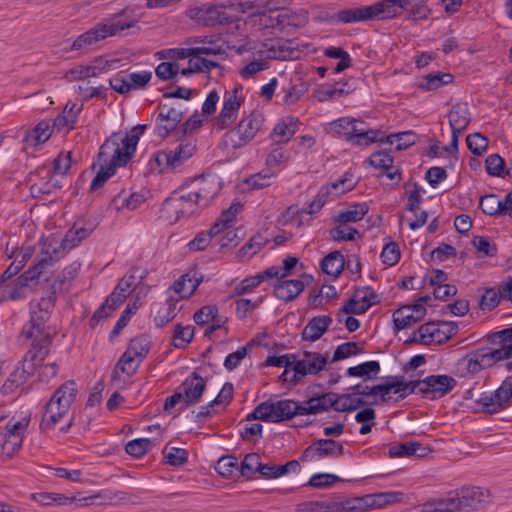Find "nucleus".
<instances>
[{
	"instance_id": "f257e3e1",
	"label": "nucleus",
	"mask_w": 512,
	"mask_h": 512,
	"mask_svg": "<svg viewBox=\"0 0 512 512\" xmlns=\"http://www.w3.org/2000/svg\"><path fill=\"white\" fill-rule=\"evenodd\" d=\"M221 188V180L215 175L194 178L166 199L162 214L166 220L177 222L207 207Z\"/></svg>"
},
{
	"instance_id": "f03ea898",
	"label": "nucleus",
	"mask_w": 512,
	"mask_h": 512,
	"mask_svg": "<svg viewBox=\"0 0 512 512\" xmlns=\"http://www.w3.org/2000/svg\"><path fill=\"white\" fill-rule=\"evenodd\" d=\"M236 53L243 55L244 65L239 68L242 79L248 80L270 67V60H285L290 52L278 43L246 41L236 48Z\"/></svg>"
},
{
	"instance_id": "7ed1b4c3",
	"label": "nucleus",
	"mask_w": 512,
	"mask_h": 512,
	"mask_svg": "<svg viewBox=\"0 0 512 512\" xmlns=\"http://www.w3.org/2000/svg\"><path fill=\"white\" fill-rule=\"evenodd\" d=\"M429 0H380L371 5L347 8L338 11L334 19L343 24L388 20L399 16L402 10H410L414 3Z\"/></svg>"
},
{
	"instance_id": "20e7f679",
	"label": "nucleus",
	"mask_w": 512,
	"mask_h": 512,
	"mask_svg": "<svg viewBox=\"0 0 512 512\" xmlns=\"http://www.w3.org/2000/svg\"><path fill=\"white\" fill-rule=\"evenodd\" d=\"M497 337L499 348L477 349L458 360L457 371L461 377L475 375L498 361L512 358V327L498 332Z\"/></svg>"
},
{
	"instance_id": "39448f33",
	"label": "nucleus",
	"mask_w": 512,
	"mask_h": 512,
	"mask_svg": "<svg viewBox=\"0 0 512 512\" xmlns=\"http://www.w3.org/2000/svg\"><path fill=\"white\" fill-rule=\"evenodd\" d=\"M54 305V294L30 302V320L23 326L21 335L31 341L33 348L45 349L51 343L52 330L47 323Z\"/></svg>"
},
{
	"instance_id": "423d86ee",
	"label": "nucleus",
	"mask_w": 512,
	"mask_h": 512,
	"mask_svg": "<svg viewBox=\"0 0 512 512\" xmlns=\"http://www.w3.org/2000/svg\"><path fill=\"white\" fill-rule=\"evenodd\" d=\"M487 495L480 487L463 488L447 498L422 505V512H469L477 510Z\"/></svg>"
},
{
	"instance_id": "0eeeda50",
	"label": "nucleus",
	"mask_w": 512,
	"mask_h": 512,
	"mask_svg": "<svg viewBox=\"0 0 512 512\" xmlns=\"http://www.w3.org/2000/svg\"><path fill=\"white\" fill-rule=\"evenodd\" d=\"M242 208L243 206L240 202H235L232 203L228 209L222 211L209 231L199 233L192 241L189 242V251L199 252L204 250L210 244L225 247L227 246V241L232 242L233 238L230 237V235L233 234V237L237 236V234L232 231L226 232V237L216 240L215 243H213V238L222 231L228 230L231 227L237 214L242 210Z\"/></svg>"
},
{
	"instance_id": "6e6552de",
	"label": "nucleus",
	"mask_w": 512,
	"mask_h": 512,
	"mask_svg": "<svg viewBox=\"0 0 512 512\" xmlns=\"http://www.w3.org/2000/svg\"><path fill=\"white\" fill-rule=\"evenodd\" d=\"M136 26V20L126 15L125 12L114 15L105 22L98 23L90 30L79 35L71 45V50H81L104 40L107 37L114 36L126 29Z\"/></svg>"
},
{
	"instance_id": "1a4fd4ad",
	"label": "nucleus",
	"mask_w": 512,
	"mask_h": 512,
	"mask_svg": "<svg viewBox=\"0 0 512 512\" xmlns=\"http://www.w3.org/2000/svg\"><path fill=\"white\" fill-rule=\"evenodd\" d=\"M76 393L77 387L73 381L65 382L54 392L42 417V430L54 428L68 414Z\"/></svg>"
},
{
	"instance_id": "9d476101",
	"label": "nucleus",
	"mask_w": 512,
	"mask_h": 512,
	"mask_svg": "<svg viewBox=\"0 0 512 512\" xmlns=\"http://www.w3.org/2000/svg\"><path fill=\"white\" fill-rule=\"evenodd\" d=\"M135 153L134 142L130 145L124 140L122 131L112 133L101 145L97 163H103L109 170L124 167Z\"/></svg>"
},
{
	"instance_id": "9b49d317",
	"label": "nucleus",
	"mask_w": 512,
	"mask_h": 512,
	"mask_svg": "<svg viewBox=\"0 0 512 512\" xmlns=\"http://www.w3.org/2000/svg\"><path fill=\"white\" fill-rule=\"evenodd\" d=\"M292 262H295L298 267L291 274L273 276V279L277 280L273 293L276 298L285 302L297 298L313 281V277L304 271V265L299 262V258Z\"/></svg>"
},
{
	"instance_id": "f8f14e48",
	"label": "nucleus",
	"mask_w": 512,
	"mask_h": 512,
	"mask_svg": "<svg viewBox=\"0 0 512 512\" xmlns=\"http://www.w3.org/2000/svg\"><path fill=\"white\" fill-rule=\"evenodd\" d=\"M329 131L336 136H343L356 146H368L377 142L376 130H367L364 123L352 117H342L328 124Z\"/></svg>"
},
{
	"instance_id": "ddd939ff",
	"label": "nucleus",
	"mask_w": 512,
	"mask_h": 512,
	"mask_svg": "<svg viewBox=\"0 0 512 512\" xmlns=\"http://www.w3.org/2000/svg\"><path fill=\"white\" fill-rule=\"evenodd\" d=\"M296 415H299V402L291 399L268 400L259 404L252 413L248 414L246 420L279 423Z\"/></svg>"
},
{
	"instance_id": "4468645a",
	"label": "nucleus",
	"mask_w": 512,
	"mask_h": 512,
	"mask_svg": "<svg viewBox=\"0 0 512 512\" xmlns=\"http://www.w3.org/2000/svg\"><path fill=\"white\" fill-rule=\"evenodd\" d=\"M148 351L149 342L145 337L140 336L132 339L128 348L120 357L112 373L111 380L113 382L120 381L121 374L127 377L132 376Z\"/></svg>"
},
{
	"instance_id": "2eb2a0df",
	"label": "nucleus",
	"mask_w": 512,
	"mask_h": 512,
	"mask_svg": "<svg viewBox=\"0 0 512 512\" xmlns=\"http://www.w3.org/2000/svg\"><path fill=\"white\" fill-rule=\"evenodd\" d=\"M30 423V415L22 413L14 415L0 432V450L2 454L11 457L23 443L24 435Z\"/></svg>"
},
{
	"instance_id": "dca6fc26",
	"label": "nucleus",
	"mask_w": 512,
	"mask_h": 512,
	"mask_svg": "<svg viewBox=\"0 0 512 512\" xmlns=\"http://www.w3.org/2000/svg\"><path fill=\"white\" fill-rule=\"evenodd\" d=\"M457 329L453 322H428L413 331L407 341L422 345H438L455 335Z\"/></svg>"
},
{
	"instance_id": "f3484780",
	"label": "nucleus",
	"mask_w": 512,
	"mask_h": 512,
	"mask_svg": "<svg viewBox=\"0 0 512 512\" xmlns=\"http://www.w3.org/2000/svg\"><path fill=\"white\" fill-rule=\"evenodd\" d=\"M262 126V117L258 113H250L243 117L238 125L225 134V143L237 149L247 145L254 139Z\"/></svg>"
},
{
	"instance_id": "a211bd4d",
	"label": "nucleus",
	"mask_w": 512,
	"mask_h": 512,
	"mask_svg": "<svg viewBox=\"0 0 512 512\" xmlns=\"http://www.w3.org/2000/svg\"><path fill=\"white\" fill-rule=\"evenodd\" d=\"M196 152V145L191 142H181L173 149L158 151L155 161L161 171H174L188 161Z\"/></svg>"
},
{
	"instance_id": "6ab92c4d",
	"label": "nucleus",
	"mask_w": 512,
	"mask_h": 512,
	"mask_svg": "<svg viewBox=\"0 0 512 512\" xmlns=\"http://www.w3.org/2000/svg\"><path fill=\"white\" fill-rule=\"evenodd\" d=\"M186 16L202 26L224 25L233 22V17L223 6L201 5L192 6L186 10Z\"/></svg>"
},
{
	"instance_id": "aec40b11",
	"label": "nucleus",
	"mask_w": 512,
	"mask_h": 512,
	"mask_svg": "<svg viewBox=\"0 0 512 512\" xmlns=\"http://www.w3.org/2000/svg\"><path fill=\"white\" fill-rule=\"evenodd\" d=\"M378 301L379 297L371 287L358 288L338 310L336 320L342 322V316L347 314H363Z\"/></svg>"
},
{
	"instance_id": "412c9836",
	"label": "nucleus",
	"mask_w": 512,
	"mask_h": 512,
	"mask_svg": "<svg viewBox=\"0 0 512 512\" xmlns=\"http://www.w3.org/2000/svg\"><path fill=\"white\" fill-rule=\"evenodd\" d=\"M243 101L242 85L237 84L232 89L225 91L222 108L216 120L219 129H225L236 121Z\"/></svg>"
},
{
	"instance_id": "4be33fe9",
	"label": "nucleus",
	"mask_w": 512,
	"mask_h": 512,
	"mask_svg": "<svg viewBox=\"0 0 512 512\" xmlns=\"http://www.w3.org/2000/svg\"><path fill=\"white\" fill-rule=\"evenodd\" d=\"M281 8L270 6L267 10L253 13L246 18V23L250 25V33L262 32L285 28Z\"/></svg>"
},
{
	"instance_id": "5701e85b",
	"label": "nucleus",
	"mask_w": 512,
	"mask_h": 512,
	"mask_svg": "<svg viewBox=\"0 0 512 512\" xmlns=\"http://www.w3.org/2000/svg\"><path fill=\"white\" fill-rule=\"evenodd\" d=\"M293 260H296V258H284L281 266H271L261 273L245 278L236 288L237 293H249L261 282L267 279H273V276H285L287 274H291L295 271V268L298 267L295 262H292Z\"/></svg>"
},
{
	"instance_id": "b1692460",
	"label": "nucleus",
	"mask_w": 512,
	"mask_h": 512,
	"mask_svg": "<svg viewBox=\"0 0 512 512\" xmlns=\"http://www.w3.org/2000/svg\"><path fill=\"white\" fill-rule=\"evenodd\" d=\"M413 391L409 383L395 379L379 385L372 386L370 393L373 394V404L404 399Z\"/></svg>"
},
{
	"instance_id": "393cba45",
	"label": "nucleus",
	"mask_w": 512,
	"mask_h": 512,
	"mask_svg": "<svg viewBox=\"0 0 512 512\" xmlns=\"http://www.w3.org/2000/svg\"><path fill=\"white\" fill-rule=\"evenodd\" d=\"M327 364V357L318 352L306 351L298 360L292 363L293 376L291 382H297L306 375H315Z\"/></svg>"
},
{
	"instance_id": "a878e982",
	"label": "nucleus",
	"mask_w": 512,
	"mask_h": 512,
	"mask_svg": "<svg viewBox=\"0 0 512 512\" xmlns=\"http://www.w3.org/2000/svg\"><path fill=\"white\" fill-rule=\"evenodd\" d=\"M345 450L341 443L332 439H318L310 444L302 453L303 462L320 460L323 458H337L344 454Z\"/></svg>"
},
{
	"instance_id": "bb28decb",
	"label": "nucleus",
	"mask_w": 512,
	"mask_h": 512,
	"mask_svg": "<svg viewBox=\"0 0 512 512\" xmlns=\"http://www.w3.org/2000/svg\"><path fill=\"white\" fill-rule=\"evenodd\" d=\"M158 109L160 112L156 118L155 133L165 138L177 128L184 117L185 111L179 104L175 106L160 104Z\"/></svg>"
},
{
	"instance_id": "cd10ccee",
	"label": "nucleus",
	"mask_w": 512,
	"mask_h": 512,
	"mask_svg": "<svg viewBox=\"0 0 512 512\" xmlns=\"http://www.w3.org/2000/svg\"><path fill=\"white\" fill-rule=\"evenodd\" d=\"M109 70V62L102 58H98L89 64H78L73 66L65 72L64 78L69 82L84 81L91 77H98Z\"/></svg>"
},
{
	"instance_id": "c85d7f7f",
	"label": "nucleus",
	"mask_w": 512,
	"mask_h": 512,
	"mask_svg": "<svg viewBox=\"0 0 512 512\" xmlns=\"http://www.w3.org/2000/svg\"><path fill=\"white\" fill-rule=\"evenodd\" d=\"M37 357L32 355V350H30L23 361L22 367L16 368L5 381L2 386L3 394H11L17 388H20L27 380L28 377L31 376L34 366L37 364L35 361Z\"/></svg>"
},
{
	"instance_id": "c756f323",
	"label": "nucleus",
	"mask_w": 512,
	"mask_h": 512,
	"mask_svg": "<svg viewBox=\"0 0 512 512\" xmlns=\"http://www.w3.org/2000/svg\"><path fill=\"white\" fill-rule=\"evenodd\" d=\"M418 386L421 393L437 398L449 393L456 386V380L448 375H431L419 381Z\"/></svg>"
},
{
	"instance_id": "7c9ffc66",
	"label": "nucleus",
	"mask_w": 512,
	"mask_h": 512,
	"mask_svg": "<svg viewBox=\"0 0 512 512\" xmlns=\"http://www.w3.org/2000/svg\"><path fill=\"white\" fill-rule=\"evenodd\" d=\"M427 313L423 304L404 305L394 311L392 318L395 330H402L421 321Z\"/></svg>"
},
{
	"instance_id": "2f4dec72",
	"label": "nucleus",
	"mask_w": 512,
	"mask_h": 512,
	"mask_svg": "<svg viewBox=\"0 0 512 512\" xmlns=\"http://www.w3.org/2000/svg\"><path fill=\"white\" fill-rule=\"evenodd\" d=\"M54 263V258H41L16 279L17 286L25 287L41 278L48 280L54 271Z\"/></svg>"
},
{
	"instance_id": "473e14b6",
	"label": "nucleus",
	"mask_w": 512,
	"mask_h": 512,
	"mask_svg": "<svg viewBox=\"0 0 512 512\" xmlns=\"http://www.w3.org/2000/svg\"><path fill=\"white\" fill-rule=\"evenodd\" d=\"M332 408L335 410L334 393H324L299 402V415H318Z\"/></svg>"
},
{
	"instance_id": "72a5a7b5",
	"label": "nucleus",
	"mask_w": 512,
	"mask_h": 512,
	"mask_svg": "<svg viewBox=\"0 0 512 512\" xmlns=\"http://www.w3.org/2000/svg\"><path fill=\"white\" fill-rule=\"evenodd\" d=\"M205 387L204 379L196 373L187 377L178 387L184 399V407H188L199 402L202 394L204 393Z\"/></svg>"
},
{
	"instance_id": "f704fd0d",
	"label": "nucleus",
	"mask_w": 512,
	"mask_h": 512,
	"mask_svg": "<svg viewBox=\"0 0 512 512\" xmlns=\"http://www.w3.org/2000/svg\"><path fill=\"white\" fill-rule=\"evenodd\" d=\"M187 44L192 46L195 56L200 54L220 55L224 53L220 38L216 35L190 37L187 40Z\"/></svg>"
},
{
	"instance_id": "c9c22d12",
	"label": "nucleus",
	"mask_w": 512,
	"mask_h": 512,
	"mask_svg": "<svg viewBox=\"0 0 512 512\" xmlns=\"http://www.w3.org/2000/svg\"><path fill=\"white\" fill-rule=\"evenodd\" d=\"M200 282L201 280L195 276L184 274L173 283V285L167 290L166 294H169L182 302L195 292L200 285Z\"/></svg>"
},
{
	"instance_id": "e433bc0d",
	"label": "nucleus",
	"mask_w": 512,
	"mask_h": 512,
	"mask_svg": "<svg viewBox=\"0 0 512 512\" xmlns=\"http://www.w3.org/2000/svg\"><path fill=\"white\" fill-rule=\"evenodd\" d=\"M510 287L507 280L501 282L497 287L487 288L480 300L482 310H492L499 305L501 300H508Z\"/></svg>"
},
{
	"instance_id": "4c0bfd02",
	"label": "nucleus",
	"mask_w": 512,
	"mask_h": 512,
	"mask_svg": "<svg viewBox=\"0 0 512 512\" xmlns=\"http://www.w3.org/2000/svg\"><path fill=\"white\" fill-rule=\"evenodd\" d=\"M83 105L75 102H68L62 113L54 120V127L58 131H69L74 128Z\"/></svg>"
},
{
	"instance_id": "58836bf2",
	"label": "nucleus",
	"mask_w": 512,
	"mask_h": 512,
	"mask_svg": "<svg viewBox=\"0 0 512 512\" xmlns=\"http://www.w3.org/2000/svg\"><path fill=\"white\" fill-rule=\"evenodd\" d=\"M181 309V302L167 294L165 303L158 308L154 316L155 325L160 328L164 327L175 318Z\"/></svg>"
},
{
	"instance_id": "ea45409f",
	"label": "nucleus",
	"mask_w": 512,
	"mask_h": 512,
	"mask_svg": "<svg viewBox=\"0 0 512 512\" xmlns=\"http://www.w3.org/2000/svg\"><path fill=\"white\" fill-rule=\"evenodd\" d=\"M93 229L94 227L92 225L85 227L80 225V223H75L61 240L60 247L64 252L73 249L79 245L82 240L86 239L92 233Z\"/></svg>"
},
{
	"instance_id": "a19ab883",
	"label": "nucleus",
	"mask_w": 512,
	"mask_h": 512,
	"mask_svg": "<svg viewBox=\"0 0 512 512\" xmlns=\"http://www.w3.org/2000/svg\"><path fill=\"white\" fill-rule=\"evenodd\" d=\"M448 118L451 131L462 133L470 123V113L467 105L461 103L453 105Z\"/></svg>"
},
{
	"instance_id": "79ce46f5",
	"label": "nucleus",
	"mask_w": 512,
	"mask_h": 512,
	"mask_svg": "<svg viewBox=\"0 0 512 512\" xmlns=\"http://www.w3.org/2000/svg\"><path fill=\"white\" fill-rule=\"evenodd\" d=\"M332 323V318L327 315H320L312 318L303 330V338L309 341L318 340Z\"/></svg>"
},
{
	"instance_id": "37998d69",
	"label": "nucleus",
	"mask_w": 512,
	"mask_h": 512,
	"mask_svg": "<svg viewBox=\"0 0 512 512\" xmlns=\"http://www.w3.org/2000/svg\"><path fill=\"white\" fill-rule=\"evenodd\" d=\"M428 453V449L416 441L396 443L389 448L391 457H423Z\"/></svg>"
},
{
	"instance_id": "c03bdc74",
	"label": "nucleus",
	"mask_w": 512,
	"mask_h": 512,
	"mask_svg": "<svg viewBox=\"0 0 512 512\" xmlns=\"http://www.w3.org/2000/svg\"><path fill=\"white\" fill-rule=\"evenodd\" d=\"M32 355L37 357L35 361L37 364L34 366L31 376H36L39 381L49 382L58 373V365L55 362L43 364L44 352L39 348L38 353L32 351Z\"/></svg>"
},
{
	"instance_id": "a18cd8bd",
	"label": "nucleus",
	"mask_w": 512,
	"mask_h": 512,
	"mask_svg": "<svg viewBox=\"0 0 512 512\" xmlns=\"http://www.w3.org/2000/svg\"><path fill=\"white\" fill-rule=\"evenodd\" d=\"M144 200L145 198L142 194L130 193L126 190H122L112 199L110 205L117 211L124 209L135 210L144 202Z\"/></svg>"
},
{
	"instance_id": "49530a36",
	"label": "nucleus",
	"mask_w": 512,
	"mask_h": 512,
	"mask_svg": "<svg viewBox=\"0 0 512 512\" xmlns=\"http://www.w3.org/2000/svg\"><path fill=\"white\" fill-rule=\"evenodd\" d=\"M335 410L338 412H349L359 409L366 404L361 395L352 390L345 394L334 393Z\"/></svg>"
},
{
	"instance_id": "de8ad7c7",
	"label": "nucleus",
	"mask_w": 512,
	"mask_h": 512,
	"mask_svg": "<svg viewBox=\"0 0 512 512\" xmlns=\"http://www.w3.org/2000/svg\"><path fill=\"white\" fill-rule=\"evenodd\" d=\"M393 162V157L384 151L373 153L369 157V163L371 166L377 169H382L390 180H395L397 177L398 179L400 178L398 171L394 169Z\"/></svg>"
},
{
	"instance_id": "09e8293b",
	"label": "nucleus",
	"mask_w": 512,
	"mask_h": 512,
	"mask_svg": "<svg viewBox=\"0 0 512 512\" xmlns=\"http://www.w3.org/2000/svg\"><path fill=\"white\" fill-rule=\"evenodd\" d=\"M453 79L454 76L450 73H430L420 77L417 86L423 90L433 91L439 89L444 85L451 83Z\"/></svg>"
},
{
	"instance_id": "8fccbe9b",
	"label": "nucleus",
	"mask_w": 512,
	"mask_h": 512,
	"mask_svg": "<svg viewBox=\"0 0 512 512\" xmlns=\"http://www.w3.org/2000/svg\"><path fill=\"white\" fill-rule=\"evenodd\" d=\"M368 213V206L365 203H356L349 206L346 210L337 213L333 220L341 224L355 223L362 220Z\"/></svg>"
},
{
	"instance_id": "3c124183",
	"label": "nucleus",
	"mask_w": 512,
	"mask_h": 512,
	"mask_svg": "<svg viewBox=\"0 0 512 512\" xmlns=\"http://www.w3.org/2000/svg\"><path fill=\"white\" fill-rule=\"evenodd\" d=\"M296 120L288 118L275 125L270 138L276 143H287L295 134Z\"/></svg>"
},
{
	"instance_id": "603ef678",
	"label": "nucleus",
	"mask_w": 512,
	"mask_h": 512,
	"mask_svg": "<svg viewBox=\"0 0 512 512\" xmlns=\"http://www.w3.org/2000/svg\"><path fill=\"white\" fill-rule=\"evenodd\" d=\"M332 512L365 511L364 497L337 498L331 500Z\"/></svg>"
},
{
	"instance_id": "864d4df0",
	"label": "nucleus",
	"mask_w": 512,
	"mask_h": 512,
	"mask_svg": "<svg viewBox=\"0 0 512 512\" xmlns=\"http://www.w3.org/2000/svg\"><path fill=\"white\" fill-rule=\"evenodd\" d=\"M379 142H386L388 144H396L397 151L405 150L416 143V135L412 131H404L395 134H390L383 138H378Z\"/></svg>"
},
{
	"instance_id": "5fc2aeb1",
	"label": "nucleus",
	"mask_w": 512,
	"mask_h": 512,
	"mask_svg": "<svg viewBox=\"0 0 512 512\" xmlns=\"http://www.w3.org/2000/svg\"><path fill=\"white\" fill-rule=\"evenodd\" d=\"M51 137L50 125L47 122H40L34 129L30 130L25 142L31 146H37L46 142Z\"/></svg>"
},
{
	"instance_id": "6e6d98bb",
	"label": "nucleus",
	"mask_w": 512,
	"mask_h": 512,
	"mask_svg": "<svg viewBox=\"0 0 512 512\" xmlns=\"http://www.w3.org/2000/svg\"><path fill=\"white\" fill-rule=\"evenodd\" d=\"M218 66L219 64L217 62L203 57H199L198 55L189 59L188 67L186 69H183L181 73L183 75H188L199 72H210Z\"/></svg>"
},
{
	"instance_id": "4d7b16f0",
	"label": "nucleus",
	"mask_w": 512,
	"mask_h": 512,
	"mask_svg": "<svg viewBox=\"0 0 512 512\" xmlns=\"http://www.w3.org/2000/svg\"><path fill=\"white\" fill-rule=\"evenodd\" d=\"M380 371V364L377 361H368L357 366L348 368L347 375L352 377H361L370 379L373 375H377Z\"/></svg>"
},
{
	"instance_id": "13d9d810",
	"label": "nucleus",
	"mask_w": 512,
	"mask_h": 512,
	"mask_svg": "<svg viewBox=\"0 0 512 512\" xmlns=\"http://www.w3.org/2000/svg\"><path fill=\"white\" fill-rule=\"evenodd\" d=\"M476 403L484 412L489 414H494L503 410L502 404H500V400H498L496 390L481 393L479 398L476 400Z\"/></svg>"
},
{
	"instance_id": "bf43d9fd",
	"label": "nucleus",
	"mask_w": 512,
	"mask_h": 512,
	"mask_svg": "<svg viewBox=\"0 0 512 512\" xmlns=\"http://www.w3.org/2000/svg\"><path fill=\"white\" fill-rule=\"evenodd\" d=\"M154 443L149 438H137L129 441L125 445V451L135 457L140 458L152 449Z\"/></svg>"
},
{
	"instance_id": "052dcab7",
	"label": "nucleus",
	"mask_w": 512,
	"mask_h": 512,
	"mask_svg": "<svg viewBox=\"0 0 512 512\" xmlns=\"http://www.w3.org/2000/svg\"><path fill=\"white\" fill-rule=\"evenodd\" d=\"M486 171L491 176L506 177L510 169H505V160L498 154H491L486 158Z\"/></svg>"
},
{
	"instance_id": "680f3d73",
	"label": "nucleus",
	"mask_w": 512,
	"mask_h": 512,
	"mask_svg": "<svg viewBox=\"0 0 512 512\" xmlns=\"http://www.w3.org/2000/svg\"><path fill=\"white\" fill-rule=\"evenodd\" d=\"M194 337V328L191 325H176L173 333V345L176 348H185Z\"/></svg>"
},
{
	"instance_id": "e2e57ef3",
	"label": "nucleus",
	"mask_w": 512,
	"mask_h": 512,
	"mask_svg": "<svg viewBox=\"0 0 512 512\" xmlns=\"http://www.w3.org/2000/svg\"><path fill=\"white\" fill-rule=\"evenodd\" d=\"M479 205L487 215L503 214V201L494 194L481 197Z\"/></svg>"
},
{
	"instance_id": "0e129e2a",
	"label": "nucleus",
	"mask_w": 512,
	"mask_h": 512,
	"mask_svg": "<svg viewBox=\"0 0 512 512\" xmlns=\"http://www.w3.org/2000/svg\"><path fill=\"white\" fill-rule=\"evenodd\" d=\"M320 266L323 273L336 279L345 267V258H322Z\"/></svg>"
},
{
	"instance_id": "69168bd1",
	"label": "nucleus",
	"mask_w": 512,
	"mask_h": 512,
	"mask_svg": "<svg viewBox=\"0 0 512 512\" xmlns=\"http://www.w3.org/2000/svg\"><path fill=\"white\" fill-rule=\"evenodd\" d=\"M132 292V289L126 284V280H120L113 292L107 298V303H111V308H118L127 296Z\"/></svg>"
},
{
	"instance_id": "338daca9",
	"label": "nucleus",
	"mask_w": 512,
	"mask_h": 512,
	"mask_svg": "<svg viewBox=\"0 0 512 512\" xmlns=\"http://www.w3.org/2000/svg\"><path fill=\"white\" fill-rule=\"evenodd\" d=\"M290 152L283 148L273 149L266 157V165L270 168L285 167L290 161Z\"/></svg>"
},
{
	"instance_id": "774afa93",
	"label": "nucleus",
	"mask_w": 512,
	"mask_h": 512,
	"mask_svg": "<svg viewBox=\"0 0 512 512\" xmlns=\"http://www.w3.org/2000/svg\"><path fill=\"white\" fill-rule=\"evenodd\" d=\"M496 394L503 410L512 404V376L507 377L502 382L498 389H496Z\"/></svg>"
}]
</instances>
